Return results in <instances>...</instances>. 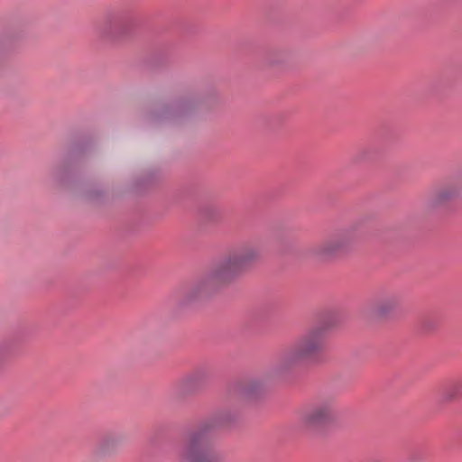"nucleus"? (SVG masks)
Segmentation results:
<instances>
[{"mask_svg":"<svg viewBox=\"0 0 462 462\" xmlns=\"http://www.w3.org/2000/svg\"><path fill=\"white\" fill-rule=\"evenodd\" d=\"M400 303L401 300L397 295L390 294L379 300L374 306L373 311L377 317H387L399 308Z\"/></svg>","mask_w":462,"mask_h":462,"instance_id":"nucleus-7","label":"nucleus"},{"mask_svg":"<svg viewBox=\"0 0 462 462\" xmlns=\"http://www.w3.org/2000/svg\"><path fill=\"white\" fill-rule=\"evenodd\" d=\"M119 443V438L114 435L105 437L95 448V455L97 457H103L112 453L117 444Z\"/></svg>","mask_w":462,"mask_h":462,"instance_id":"nucleus-8","label":"nucleus"},{"mask_svg":"<svg viewBox=\"0 0 462 462\" xmlns=\"http://www.w3.org/2000/svg\"><path fill=\"white\" fill-rule=\"evenodd\" d=\"M232 420L231 413L223 411L190 431L180 451V462H219L220 456L211 443L210 433L214 429L226 425Z\"/></svg>","mask_w":462,"mask_h":462,"instance_id":"nucleus-2","label":"nucleus"},{"mask_svg":"<svg viewBox=\"0 0 462 462\" xmlns=\"http://www.w3.org/2000/svg\"><path fill=\"white\" fill-rule=\"evenodd\" d=\"M460 193V188L457 183H448L439 188L430 199L432 207L443 205L454 199Z\"/></svg>","mask_w":462,"mask_h":462,"instance_id":"nucleus-6","label":"nucleus"},{"mask_svg":"<svg viewBox=\"0 0 462 462\" xmlns=\"http://www.w3.org/2000/svg\"><path fill=\"white\" fill-rule=\"evenodd\" d=\"M284 57H285L284 53L280 52V51H275V52H273L270 54V56L268 58V61L272 64L280 63L284 60Z\"/></svg>","mask_w":462,"mask_h":462,"instance_id":"nucleus-11","label":"nucleus"},{"mask_svg":"<svg viewBox=\"0 0 462 462\" xmlns=\"http://www.w3.org/2000/svg\"><path fill=\"white\" fill-rule=\"evenodd\" d=\"M352 241L349 232L342 231L328 238L318 245L315 254L320 257H331L343 252Z\"/></svg>","mask_w":462,"mask_h":462,"instance_id":"nucleus-5","label":"nucleus"},{"mask_svg":"<svg viewBox=\"0 0 462 462\" xmlns=\"http://www.w3.org/2000/svg\"><path fill=\"white\" fill-rule=\"evenodd\" d=\"M261 256L257 245L245 244L227 252L203 277L193 282L184 292L187 301L209 294L217 288L236 280Z\"/></svg>","mask_w":462,"mask_h":462,"instance_id":"nucleus-1","label":"nucleus"},{"mask_svg":"<svg viewBox=\"0 0 462 462\" xmlns=\"http://www.w3.org/2000/svg\"><path fill=\"white\" fill-rule=\"evenodd\" d=\"M462 396V380L450 382L443 390L442 397L446 401H453Z\"/></svg>","mask_w":462,"mask_h":462,"instance_id":"nucleus-10","label":"nucleus"},{"mask_svg":"<svg viewBox=\"0 0 462 462\" xmlns=\"http://www.w3.org/2000/svg\"><path fill=\"white\" fill-rule=\"evenodd\" d=\"M206 379L207 373L202 370H198L186 376L183 380V384L185 388L194 391L199 388Z\"/></svg>","mask_w":462,"mask_h":462,"instance_id":"nucleus-9","label":"nucleus"},{"mask_svg":"<svg viewBox=\"0 0 462 462\" xmlns=\"http://www.w3.org/2000/svg\"><path fill=\"white\" fill-rule=\"evenodd\" d=\"M325 329L315 328L299 337L282 356V367H292L318 353L324 343Z\"/></svg>","mask_w":462,"mask_h":462,"instance_id":"nucleus-3","label":"nucleus"},{"mask_svg":"<svg viewBox=\"0 0 462 462\" xmlns=\"http://www.w3.org/2000/svg\"><path fill=\"white\" fill-rule=\"evenodd\" d=\"M258 388L257 383H250L248 385H245L242 388L241 393L244 395H251L254 394L256 392V389Z\"/></svg>","mask_w":462,"mask_h":462,"instance_id":"nucleus-12","label":"nucleus"},{"mask_svg":"<svg viewBox=\"0 0 462 462\" xmlns=\"http://www.w3.org/2000/svg\"><path fill=\"white\" fill-rule=\"evenodd\" d=\"M333 405L323 400L303 408L299 412V421L303 427H317L327 423L332 417Z\"/></svg>","mask_w":462,"mask_h":462,"instance_id":"nucleus-4","label":"nucleus"}]
</instances>
